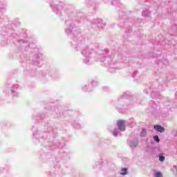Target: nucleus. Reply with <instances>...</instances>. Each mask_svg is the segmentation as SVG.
Here are the masks:
<instances>
[{"mask_svg": "<svg viewBox=\"0 0 177 177\" xmlns=\"http://www.w3.org/2000/svg\"><path fill=\"white\" fill-rule=\"evenodd\" d=\"M117 124L120 131L124 132V131H125V120H118Z\"/></svg>", "mask_w": 177, "mask_h": 177, "instance_id": "f257e3e1", "label": "nucleus"}, {"mask_svg": "<svg viewBox=\"0 0 177 177\" xmlns=\"http://www.w3.org/2000/svg\"><path fill=\"white\" fill-rule=\"evenodd\" d=\"M154 129H156V131H157L158 132H160V133H162L163 132H165V129H164V127L158 125V124H156L153 127Z\"/></svg>", "mask_w": 177, "mask_h": 177, "instance_id": "f03ea898", "label": "nucleus"}, {"mask_svg": "<svg viewBox=\"0 0 177 177\" xmlns=\"http://www.w3.org/2000/svg\"><path fill=\"white\" fill-rule=\"evenodd\" d=\"M154 176L155 177H162V174L160 171H156L154 173Z\"/></svg>", "mask_w": 177, "mask_h": 177, "instance_id": "7ed1b4c3", "label": "nucleus"}, {"mask_svg": "<svg viewBox=\"0 0 177 177\" xmlns=\"http://www.w3.org/2000/svg\"><path fill=\"white\" fill-rule=\"evenodd\" d=\"M122 172L120 173V175H127L128 174V169H122Z\"/></svg>", "mask_w": 177, "mask_h": 177, "instance_id": "20e7f679", "label": "nucleus"}, {"mask_svg": "<svg viewBox=\"0 0 177 177\" xmlns=\"http://www.w3.org/2000/svg\"><path fill=\"white\" fill-rule=\"evenodd\" d=\"M153 140H155V142H157V143L160 142V139L158 138V136H157L153 137Z\"/></svg>", "mask_w": 177, "mask_h": 177, "instance_id": "39448f33", "label": "nucleus"}, {"mask_svg": "<svg viewBox=\"0 0 177 177\" xmlns=\"http://www.w3.org/2000/svg\"><path fill=\"white\" fill-rule=\"evenodd\" d=\"M159 160L160 161H165V157L160 156H159Z\"/></svg>", "mask_w": 177, "mask_h": 177, "instance_id": "423d86ee", "label": "nucleus"}, {"mask_svg": "<svg viewBox=\"0 0 177 177\" xmlns=\"http://www.w3.org/2000/svg\"><path fill=\"white\" fill-rule=\"evenodd\" d=\"M113 135H114V136H117V132L114 131Z\"/></svg>", "mask_w": 177, "mask_h": 177, "instance_id": "0eeeda50", "label": "nucleus"}]
</instances>
